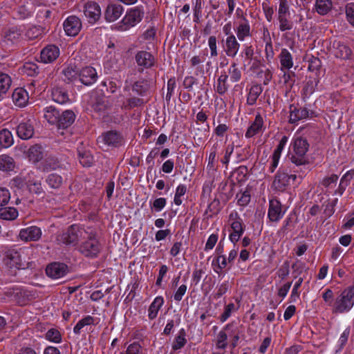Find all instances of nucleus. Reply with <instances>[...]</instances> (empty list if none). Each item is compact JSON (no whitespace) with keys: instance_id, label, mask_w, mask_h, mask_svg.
Returning a JSON list of instances; mask_svg holds the SVG:
<instances>
[{"instance_id":"nucleus-1","label":"nucleus","mask_w":354,"mask_h":354,"mask_svg":"<svg viewBox=\"0 0 354 354\" xmlns=\"http://www.w3.org/2000/svg\"><path fill=\"white\" fill-rule=\"evenodd\" d=\"M32 253L29 248H10L6 252L5 263L10 268L25 269L30 263Z\"/></svg>"},{"instance_id":"nucleus-2","label":"nucleus","mask_w":354,"mask_h":354,"mask_svg":"<svg viewBox=\"0 0 354 354\" xmlns=\"http://www.w3.org/2000/svg\"><path fill=\"white\" fill-rule=\"evenodd\" d=\"M239 339V329L236 326L228 324L218 333L214 343L216 348L223 351L227 348L228 344L232 348H235Z\"/></svg>"},{"instance_id":"nucleus-3","label":"nucleus","mask_w":354,"mask_h":354,"mask_svg":"<svg viewBox=\"0 0 354 354\" xmlns=\"http://www.w3.org/2000/svg\"><path fill=\"white\" fill-rule=\"evenodd\" d=\"M308 149V143L307 140L295 135L289 148L291 161L297 165L305 164L307 162L306 153Z\"/></svg>"},{"instance_id":"nucleus-4","label":"nucleus","mask_w":354,"mask_h":354,"mask_svg":"<svg viewBox=\"0 0 354 354\" xmlns=\"http://www.w3.org/2000/svg\"><path fill=\"white\" fill-rule=\"evenodd\" d=\"M144 10L140 7L129 9L122 21L114 26V29L119 31H127L136 26L143 18Z\"/></svg>"},{"instance_id":"nucleus-5","label":"nucleus","mask_w":354,"mask_h":354,"mask_svg":"<svg viewBox=\"0 0 354 354\" xmlns=\"http://www.w3.org/2000/svg\"><path fill=\"white\" fill-rule=\"evenodd\" d=\"M79 251L86 257H95L101 250V245L92 229L88 232V236L82 240L78 246Z\"/></svg>"},{"instance_id":"nucleus-6","label":"nucleus","mask_w":354,"mask_h":354,"mask_svg":"<svg viewBox=\"0 0 354 354\" xmlns=\"http://www.w3.org/2000/svg\"><path fill=\"white\" fill-rule=\"evenodd\" d=\"M354 305V288L349 287L342 292L333 304V313H344L348 312Z\"/></svg>"},{"instance_id":"nucleus-7","label":"nucleus","mask_w":354,"mask_h":354,"mask_svg":"<svg viewBox=\"0 0 354 354\" xmlns=\"http://www.w3.org/2000/svg\"><path fill=\"white\" fill-rule=\"evenodd\" d=\"M91 228H84L78 225H71L67 231L60 236L59 241L68 245H79L88 236Z\"/></svg>"},{"instance_id":"nucleus-8","label":"nucleus","mask_w":354,"mask_h":354,"mask_svg":"<svg viewBox=\"0 0 354 354\" xmlns=\"http://www.w3.org/2000/svg\"><path fill=\"white\" fill-rule=\"evenodd\" d=\"M229 221L230 222L231 230L230 240L234 244L239 241L244 232L242 221L236 212H232L230 214Z\"/></svg>"},{"instance_id":"nucleus-9","label":"nucleus","mask_w":354,"mask_h":354,"mask_svg":"<svg viewBox=\"0 0 354 354\" xmlns=\"http://www.w3.org/2000/svg\"><path fill=\"white\" fill-rule=\"evenodd\" d=\"M83 12L85 18L88 23L95 24L101 16V8L100 6L94 1H88L84 3Z\"/></svg>"},{"instance_id":"nucleus-10","label":"nucleus","mask_w":354,"mask_h":354,"mask_svg":"<svg viewBox=\"0 0 354 354\" xmlns=\"http://www.w3.org/2000/svg\"><path fill=\"white\" fill-rule=\"evenodd\" d=\"M296 178L297 176L295 174L289 175L285 171H279L274 178L272 186L278 191H283L291 182L293 183Z\"/></svg>"},{"instance_id":"nucleus-11","label":"nucleus","mask_w":354,"mask_h":354,"mask_svg":"<svg viewBox=\"0 0 354 354\" xmlns=\"http://www.w3.org/2000/svg\"><path fill=\"white\" fill-rule=\"evenodd\" d=\"M64 30L68 36H76L82 28L81 20L76 16H69L64 21Z\"/></svg>"},{"instance_id":"nucleus-12","label":"nucleus","mask_w":354,"mask_h":354,"mask_svg":"<svg viewBox=\"0 0 354 354\" xmlns=\"http://www.w3.org/2000/svg\"><path fill=\"white\" fill-rule=\"evenodd\" d=\"M60 55L59 48L55 45H48L41 51L40 58L45 64L52 63L56 60Z\"/></svg>"},{"instance_id":"nucleus-13","label":"nucleus","mask_w":354,"mask_h":354,"mask_svg":"<svg viewBox=\"0 0 354 354\" xmlns=\"http://www.w3.org/2000/svg\"><path fill=\"white\" fill-rule=\"evenodd\" d=\"M97 74L93 67L86 66L79 73V80L84 85H91L97 81Z\"/></svg>"},{"instance_id":"nucleus-14","label":"nucleus","mask_w":354,"mask_h":354,"mask_svg":"<svg viewBox=\"0 0 354 354\" xmlns=\"http://www.w3.org/2000/svg\"><path fill=\"white\" fill-rule=\"evenodd\" d=\"M285 212L281 209V203L276 200L272 199L269 203V209L268 216L270 221L277 222L283 216Z\"/></svg>"},{"instance_id":"nucleus-15","label":"nucleus","mask_w":354,"mask_h":354,"mask_svg":"<svg viewBox=\"0 0 354 354\" xmlns=\"http://www.w3.org/2000/svg\"><path fill=\"white\" fill-rule=\"evenodd\" d=\"M67 266L61 263H51L46 269V274L55 279L63 277L67 273Z\"/></svg>"},{"instance_id":"nucleus-16","label":"nucleus","mask_w":354,"mask_h":354,"mask_svg":"<svg viewBox=\"0 0 354 354\" xmlns=\"http://www.w3.org/2000/svg\"><path fill=\"white\" fill-rule=\"evenodd\" d=\"M41 236V230L36 226H30L22 229L19 232V237L25 241H35Z\"/></svg>"},{"instance_id":"nucleus-17","label":"nucleus","mask_w":354,"mask_h":354,"mask_svg":"<svg viewBox=\"0 0 354 354\" xmlns=\"http://www.w3.org/2000/svg\"><path fill=\"white\" fill-rule=\"evenodd\" d=\"M24 28L22 27H12L8 29L3 36V41L7 44H15L23 38Z\"/></svg>"},{"instance_id":"nucleus-18","label":"nucleus","mask_w":354,"mask_h":354,"mask_svg":"<svg viewBox=\"0 0 354 354\" xmlns=\"http://www.w3.org/2000/svg\"><path fill=\"white\" fill-rule=\"evenodd\" d=\"M234 31L236 34L237 38L241 41H243L246 38L250 37L251 32L249 21L245 17H243L234 28Z\"/></svg>"},{"instance_id":"nucleus-19","label":"nucleus","mask_w":354,"mask_h":354,"mask_svg":"<svg viewBox=\"0 0 354 354\" xmlns=\"http://www.w3.org/2000/svg\"><path fill=\"white\" fill-rule=\"evenodd\" d=\"M225 54L228 57H235L239 50L240 44L234 35H230L226 37L223 45Z\"/></svg>"},{"instance_id":"nucleus-20","label":"nucleus","mask_w":354,"mask_h":354,"mask_svg":"<svg viewBox=\"0 0 354 354\" xmlns=\"http://www.w3.org/2000/svg\"><path fill=\"white\" fill-rule=\"evenodd\" d=\"M264 129L263 119L260 114H257L254 120L248 127L246 132L245 137L248 138H252L254 136L263 132Z\"/></svg>"},{"instance_id":"nucleus-21","label":"nucleus","mask_w":354,"mask_h":354,"mask_svg":"<svg viewBox=\"0 0 354 354\" xmlns=\"http://www.w3.org/2000/svg\"><path fill=\"white\" fill-rule=\"evenodd\" d=\"M120 141V136L116 132L109 131L97 138V143L102 148L115 146Z\"/></svg>"},{"instance_id":"nucleus-22","label":"nucleus","mask_w":354,"mask_h":354,"mask_svg":"<svg viewBox=\"0 0 354 354\" xmlns=\"http://www.w3.org/2000/svg\"><path fill=\"white\" fill-rule=\"evenodd\" d=\"M164 303L165 300L162 296H157L154 298L147 310V317L149 320H154L158 317Z\"/></svg>"},{"instance_id":"nucleus-23","label":"nucleus","mask_w":354,"mask_h":354,"mask_svg":"<svg viewBox=\"0 0 354 354\" xmlns=\"http://www.w3.org/2000/svg\"><path fill=\"white\" fill-rule=\"evenodd\" d=\"M124 10L120 5H109L105 11V19L109 22L116 21L122 14Z\"/></svg>"},{"instance_id":"nucleus-24","label":"nucleus","mask_w":354,"mask_h":354,"mask_svg":"<svg viewBox=\"0 0 354 354\" xmlns=\"http://www.w3.org/2000/svg\"><path fill=\"white\" fill-rule=\"evenodd\" d=\"M12 98L16 106L24 107L28 104L29 97L28 92L25 89L22 88H17L15 89Z\"/></svg>"},{"instance_id":"nucleus-25","label":"nucleus","mask_w":354,"mask_h":354,"mask_svg":"<svg viewBox=\"0 0 354 354\" xmlns=\"http://www.w3.org/2000/svg\"><path fill=\"white\" fill-rule=\"evenodd\" d=\"M308 117V111L306 109H297L296 106H290L289 121L290 123H297L301 120Z\"/></svg>"},{"instance_id":"nucleus-26","label":"nucleus","mask_w":354,"mask_h":354,"mask_svg":"<svg viewBox=\"0 0 354 354\" xmlns=\"http://www.w3.org/2000/svg\"><path fill=\"white\" fill-rule=\"evenodd\" d=\"M333 53L338 58L346 59L351 55V50L340 41H335L333 43Z\"/></svg>"},{"instance_id":"nucleus-27","label":"nucleus","mask_w":354,"mask_h":354,"mask_svg":"<svg viewBox=\"0 0 354 354\" xmlns=\"http://www.w3.org/2000/svg\"><path fill=\"white\" fill-rule=\"evenodd\" d=\"M17 133L20 138L28 140L34 133L33 127L28 122H21L17 127Z\"/></svg>"},{"instance_id":"nucleus-28","label":"nucleus","mask_w":354,"mask_h":354,"mask_svg":"<svg viewBox=\"0 0 354 354\" xmlns=\"http://www.w3.org/2000/svg\"><path fill=\"white\" fill-rule=\"evenodd\" d=\"M16 163L12 157L8 154L0 155V171L9 172L14 171Z\"/></svg>"},{"instance_id":"nucleus-29","label":"nucleus","mask_w":354,"mask_h":354,"mask_svg":"<svg viewBox=\"0 0 354 354\" xmlns=\"http://www.w3.org/2000/svg\"><path fill=\"white\" fill-rule=\"evenodd\" d=\"M52 97L55 102L61 104L70 102L68 93L65 89L61 87H55L53 88Z\"/></svg>"},{"instance_id":"nucleus-30","label":"nucleus","mask_w":354,"mask_h":354,"mask_svg":"<svg viewBox=\"0 0 354 354\" xmlns=\"http://www.w3.org/2000/svg\"><path fill=\"white\" fill-rule=\"evenodd\" d=\"M136 62L138 65L148 68L153 66L154 59L152 55L147 51H140L136 56Z\"/></svg>"},{"instance_id":"nucleus-31","label":"nucleus","mask_w":354,"mask_h":354,"mask_svg":"<svg viewBox=\"0 0 354 354\" xmlns=\"http://www.w3.org/2000/svg\"><path fill=\"white\" fill-rule=\"evenodd\" d=\"M44 151L43 148L39 145L31 147L28 151L29 160L34 164L38 163L44 157Z\"/></svg>"},{"instance_id":"nucleus-32","label":"nucleus","mask_w":354,"mask_h":354,"mask_svg":"<svg viewBox=\"0 0 354 354\" xmlns=\"http://www.w3.org/2000/svg\"><path fill=\"white\" fill-rule=\"evenodd\" d=\"M44 116L48 123L58 124L59 112L54 106H48L44 109Z\"/></svg>"},{"instance_id":"nucleus-33","label":"nucleus","mask_w":354,"mask_h":354,"mask_svg":"<svg viewBox=\"0 0 354 354\" xmlns=\"http://www.w3.org/2000/svg\"><path fill=\"white\" fill-rule=\"evenodd\" d=\"M281 69L289 70L293 66V59L290 53L286 48H283L279 55Z\"/></svg>"},{"instance_id":"nucleus-34","label":"nucleus","mask_w":354,"mask_h":354,"mask_svg":"<svg viewBox=\"0 0 354 354\" xmlns=\"http://www.w3.org/2000/svg\"><path fill=\"white\" fill-rule=\"evenodd\" d=\"M14 143V138L11 131L7 129L0 131V145L1 147L7 149L11 147Z\"/></svg>"},{"instance_id":"nucleus-35","label":"nucleus","mask_w":354,"mask_h":354,"mask_svg":"<svg viewBox=\"0 0 354 354\" xmlns=\"http://www.w3.org/2000/svg\"><path fill=\"white\" fill-rule=\"evenodd\" d=\"M64 81L68 83H73L79 80V72L73 66H68L63 70Z\"/></svg>"},{"instance_id":"nucleus-36","label":"nucleus","mask_w":354,"mask_h":354,"mask_svg":"<svg viewBox=\"0 0 354 354\" xmlns=\"http://www.w3.org/2000/svg\"><path fill=\"white\" fill-rule=\"evenodd\" d=\"M75 120V114L72 111L66 110L62 115L59 114L58 125L62 127H68Z\"/></svg>"},{"instance_id":"nucleus-37","label":"nucleus","mask_w":354,"mask_h":354,"mask_svg":"<svg viewBox=\"0 0 354 354\" xmlns=\"http://www.w3.org/2000/svg\"><path fill=\"white\" fill-rule=\"evenodd\" d=\"M263 88L261 86L255 84L251 86L250 88L248 97H247V103L249 105L255 104L257 100L262 93Z\"/></svg>"},{"instance_id":"nucleus-38","label":"nucleus","mask_w":354,"mask_h":354,"mask_svg":"<svg viewBox=\"0 0 354 354\" xmlns=\"http://www.w3.org/2000/svg\"><path fill=\"white\" fill-rule=\"evenodd\" d=\"M332 5L330 0H316L315 8L318 14L324 15L330 10Z\"/></svg>"},{"instance_id":"nucleus-39","label":"nucleus","mask_w":354,"mask_h":354,"mask_svg":"<svg viewBox=\"0 0 354 354\" xmlns=\"http://www.w3.org/2000/svg\"><path fill=\"white\" fill-rule=\"evenodd\" d=\"M18 216V212L15 207H5L0 209V218L3 220H15Z\"/></svg>"},{"instance_id":"nucleus-40","label":"nucleus","mask_w":354,"mask_h":354,"mask_svg":"<svg viewBox=\"0 0 354 354\" xmlns=\"http://www.w3.org/2000/svg\"><path fill=\"white\" fill-rule=\"evenodd\" d=\"M44 31V28L41 26H32L26 30L24 36L28 39H33L41 36Z\"/></svg>"},{"instance_id":"nucleus-41","label":"nucleus","mask_w":354,"mask_h":354,"mask_svg":"<svg viewBox=\"0 0 354 354\" xmlns=\"http://www.w3.org/2000/svg\"><path fill=\"white\" fill-rule=\"evenodd\" d=\"M228 263L227 257L225 255H220L212 261L214 270L218 274L221 272L222 270L227 267Z\"/></svg>"},{"instance_id":"nucleus-42","label":"nucleus","mask_w":354,"mask_h":354,"mask_svg":"<svg viewBox=\"0 0 354 354\" xmlns=\"http://www.w3.org/2000/svg\"><path fill=\"white\" fill-rule=\"evenodd\" d=\"M11 78L6 73H0V95L5 94L11 86Z\"/></svg>"},{"instance_id":"nucleus-43","label":"nucleus","mask_w":354,"mask_h":354,"mask_svg":"<svg viewBox=\"0 0 354 354\" xmlns=\"http://www.w3.org/2000/svg\"><path fill=\"white\" fill-rule=\"evenodd\" d=\"M59 167L58 162L53 158L46 159L38 166L39 169L43 171H49L56 169Z\"/></svg>"},{"instance_id":"nucleus-44","label":"nucleus","mask_w":354,"mask_h":354,"mask_svg":"<svg viewBox=\"0 0 354 354\" xmlns=\"http://www.w3.org/2000/svg\"><path fill=\"white\" fill-rule=\"evenodd\" d=\"M45 338L47 340L55 344L60 343L62 339L60 332L55 328L49 329L45 335Z\"/></svg>"},{"instance_id":"nucleus-45","label":"nucleus","mask_w":354,"mask_h":354,"mask_svg":"<svg viewBox=\"0 0 354 354\" xmlns=\"http://www.w3.org/2000/svg\"><path fill=\"white\" fill-rule=\"evenodd\" d=\"M187 192V187L183 184H180L177 186L176 189V192L174 195V202L175 205L179 206L183 203V197Z\"/></svg>"},{"instance_id":"nucleus-46","label":"nucleus","mask_w":354,"mask_h":354,"mask_svg":"<svg viewBox=\"0 0 354 354\" xmlns=\"http://www.w3.org/2000/svg\"><path fill=\"white\" fill-rule=\"evenodd\" d=\"M93 318L88 315L82 319H80L77 324L73 328V332L75 334H79L81 332V330L86 326H89L93 324Z\"/></svg>"},{"instance_id":"nucleus-47","label":"nucleus","mask_w":354,"mask_h":354,"mask_svg":"<svg viewBox=\"0 0 354 354\" xmlns=\"http://www.w3.org/2000/svg\"><path fill=\"white\" fill-rule=\"evenodd\" d=\"M46 182L50 187L56 189L62 185V178L57 174H51L48 176Z\"/></svg>"},{"instance_id":"nucleus-48","label":"nucleus","mask_w":354,"mask_h":354,"mask_svg":"<svg viewBox=\"0 0 354 354\" xmlns=\"http://www.w3.org/2000/svg\"><path fill=\"white\" fill-rule=\"evenodd\" d=\"M186 342L185 332L181 330L175 338L172 348L174 350H179L185 346Z\"/></svg>"},{"instance_id":"nucleus-49","label":"nucleus","mask_w":354,"mask_h":354,"mask_svg":"<svg viewBox=\"0 0 354 354\" xmlns=\"http://www.w3.org/2000/svg\"><path fill=\"white\" fill-rule=\"evenodd\" d=\"M289 7L286 0H280L277 11V18L289 17Z\"/></svg>"},{"instance_id":"nucleus-50","label":"nucleus","mask_w":354,"mask_h":354,"mask_svg":"<svg viewBox=\"0 0 354 354\" xmlns=\"http://www.w3.org/2000/svg\"><path fill=\"white\" fill-rule=\"evenodd\" d=\"M230 80L232 82H238L241 79V73L236 64L233 63L229 68Z\"/></svg>"},{"instance_id":"nucleus-51","label":"nucleus","mask_w":354,"mask_h":354,"mask_svg":"<svg viewBox=\"0 0 354 354\" xmlns=\"http://www.w3.org/2000/svg\"><path fill=\"white\" fill-rule=\"evenodd\" d=\"M277 19L279 23V30L281 31L290 30L292 28L293 24L290 20V16L279 17Z\"/></svg>"},{"instance_id":"nucleus-52","label":"nucleus","mask_w":354,"mask_h":354,"mask_svg":"<svg viewBox=\"0 0 354 354\" xmlns=\"http://www.w3.org/2000/svg\"><path fill=\"white\" fill-rule=\"evenodd\" d=\"M322 298L325 302V304L328 306L333 308L334 304V294L333 292L329 289H326L322 293Z\"/></svg>"},{"instance_id":"nucleus-53","label":"nucleus","mask_w":354,"mask_h":354,"mask_svg":"<svg viewBox=\"0 0 354 354\" xmlns=\"http://www.w3.org/2000/svg\"><path fill=\"white\" fill-rule=\"evenodd\" d=\"M80 162L84 167H90L92 163L93 158L89 152L79 153Z\"/></svg>"},{"instance_id":"nucleus-54","label":"nucleus","mask_w":354,"mask_h":354,"mask_svg":"<svg viewBox=\"0 0 354 354\" xmlns=\"http://www.w3.org/2000/svg\"><path fill=\"white\" fill-rule=\"evenodd\" d=\"M236 198L238 205L241 207L246 206L250 201V194L247 191L238 194Z\"/></svg>"},{"instance_id":"nucleus-55","label":"nucleus","mask_w":354,"mask_h":354,"mask_svg":"<svg viewBox=\"0 0 354 354\" xmlns=\"http://www.w3.org/2000/svg\"><path fill=\"white\" fill-rule=\"evenodd\" d=\"M10 199V191L6 187H0V206L6 205Z\"/></svg>"},{"instance_id":"nucleus-56","label":"nucleus","mask_w":354,"mask_h":354,"mask_svg":"<svg viewBox=\"0 0 354 354\" xmlns=\"http://www.w3.org/2000/svg\"><path fill=\"white\" fill-rule=\"evenodd\" d=\"M337 180L338 176L336 174H332L330 176L325 177L322 183L327 188H332L336 185Z\"/></svg>"},{"instance_id":"nucleus-57","label":"nucleus","mask_w":354,"mask_h":354,"mask_svg":"<svg viewBox=\"0 0 354 354\" xmlns=\"http://www.w3.org/2000/svg\"><path fill=\"white\" fill-rule=\"evenodd\" d=\"M288 140V138L286 136H283L281 138V140L279 141V143L277 149L274 151L272 156L280 158L281 152L283 150L285 146L286 145Z\"/></svg>"},{"instance_id":"nucleus-58","label":"nucleus","mask_w":354,"mask_h":354,"mask_svg":"<svg viewBox=\"0 0 354 354\" xmlns=\"http://www.w3.org/2000/svg\"><path fill=\"white\" fill-rule=\"evenodd\" d=\"M346 15L348 21L354 26V3H348L346 6Z\"/></svg>"},{"instance_id":"nucleus-59","label":"nucleus","mask_w":354,"mask_h":354,"mask_svg":"<svg viewBox=\"0 0 354 354\" xmlns=\"http://www.w3.org/2000/svg\"><path fill=\"white\" fill-rule=\"evenodd\" d=\"M235 310V305L233 303L227 304L224 310V312L221 316V321L225 322L232 315V313Z\"/></svg>"},{"instance_id":"nucleus-60","label":"nucleus","mask_w":354,"mask_h":354,"mask_svg":"<svg viewBox=\"0 0 354 354\" xmlns=\"http://www.w3.org/2000/svg\"><path fill=\"white\" fill-rule=\"evenodd\" d=\"M217 40L215 36H211L208 39V46L210 49V54L212 57H216L218 55L217 53Z\"/></svg>"},{"instance_id":"nucleus-61","label":"nucleus","mask_w":354,"mask_h":354,"mask_svg":"<svg viewBox=\"0 0 354 354\" xmlns=\"http://www.w3.org/2000/svg\"><path fill=\"white\" fill-rule=\"evenodd\" d=\"M218 241V235L216 234H212L207 239L205 246V250L209 251L214 248Z\"/></svg>"},{"instance_id":"nucleus-62","label":"nucleus","mask_w":354,"mask_h":354,"mask_svg":"<svg viewBox=\"0 0 354 354\" xmlns=\"http://www.w3.org/2000/svg\"><path fill=\"white\" fill-rule=\"evenodd\" d=\"M187 289V285H185V284L180 285L178 287V288L177 289V290L174 292V300L177 301H180L183 299V297L186 293Z\"/></svg>"},{"instance_id":"nucleus-63","label":"nucleus","mask_w":354,"mask_h":354,"mask_svg":"<svg viewBox=\"0 0 354 354\" xmlns=\"http://www.w3.org/2000/svg\"><path fill=\"white\" fill-rule=\"evenodd\" d=\"M166 199L165 198H156L152 205V209L156 212H160L166 205Z\"/></svg>"},{"instance_id":"nucleus-64","label":"nucleus","mask_w":354,"mask_h":354,"mask_svg":"<svg viewBox=\"0 0 354 354\" xmlns=\"http://www.w3.org/2000/svg\"><path fill=\"white\" fill-rule=\"evenodd\" d=\"M140 346L138 344L133 343L130 344L125 353L120 352L118 354H140Z\"/></svg>"}]
</instances>
